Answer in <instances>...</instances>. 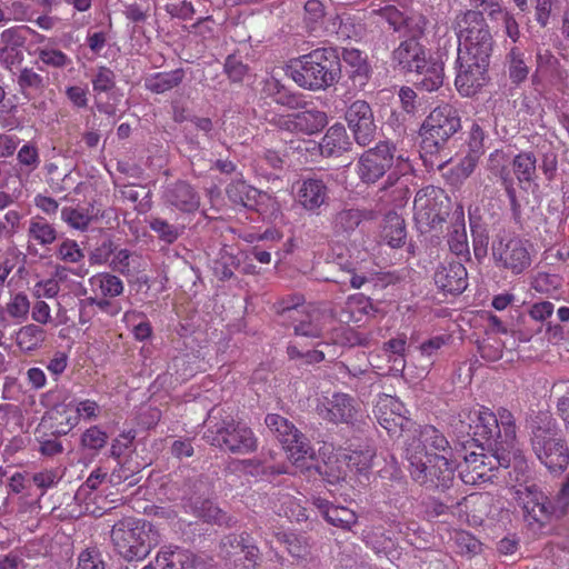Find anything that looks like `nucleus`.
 <instances>
[{"label": "nucleus", "mask_w": 569, "mask_h": 569, "mask_svg": "<svg viewBox=\"0 0 569 569\" xmlns=\"http://www.w3.org/2000/svg\"><path fill=\"white\" fill-rule=\"evenodd\" d=\"M530 445L538 460L550 473H562L569 466V448L557 420L539 411L529 420Z\"/></svg>", "instance_id": "f257e3e1"}, {"label": "nucleus", "mask_w": 569, "mask_h": 569, "mask_svg": "<svg viewBox=\"0 0 569 569\" xmlns=\"http://www.w3.org/2000/svg\"><path fill=\"white\" fill-rule=\"evenodd\" d=\"M477 439L468 441L461 448H456L458 457L457 469L461 480L467 485H477L491 480V472L498 468H509L511 451L506 447L496 446L486 452L482 446L476 443Z\"/></svg>", "instance_id": "f03ea898"}, {"label": "nucleus", "mask_w": 569, "mask_h": 569, "mask_svg": "<svg viewBox=\"0 0 569 569\" xmlns=\"http://www.w3.org/2000/svg\"><path fill=\"white\" fill-rule=\"evenodd\" d=\"M411 169L405 154H397L396 144L379 141L373 148L366 150L357 161V174L362 183L373 184L389 171L388 180L392 184L400 173Z\"/></svg>", "instance_id": "7ed1b4c3"}, {"label": "nucleus", "mask_w": 569, "mask_h": 569, "mask_svg": "<svg viewBox=\"0 0 569 569\" xmlns=\"http://www.w3.org/2000/svg\"><path fill=\"white\" fill-rule=\"evenodd\" d=\"M467 418L473 437L486 440L489 448L503 446L511 451L516 441L517 427L515 417L508 409L499 408L495 413L486 407H480L469 411Z\"/></svg>", "instance_id": "20e7f679"}, {"label": "nucleus", "mask_w": 569, "mask_h": 569, "mask_svg": "<svg viewBox=\"0 0 569 569\" xmlns=\"http://www.w3.org/2000/svg\"><path fill=\"white\" fill-rule=\"evenodd\" d=\"M212 409L206 420L203 438L211 446L236 455H247L258 448V439L251 428L232 418L219 419Z\"/></svg>", "instance_id": "39448f33"}, {"label": "nucleus", "mask_w": 569, "mask_h": 569, "mask_svg": "<svg viewBox=\"0 0 569 569\" xmlns=\"http://www.w3.org/2000/svg\"><path fill=\"white\" fill-rule=\"evenodd\" d=\"M340 74V58L332 48H320L300 58V68L292 70V79L310 90L332 86Z\"/></svg>", "instance_id": "423d86ee"}, {"label": "nucleus", "mask_w": 569, "mask_h": 569, "mask_svg": "<svg viewBox=\"0 0 569 569\" xmlns=\"http://www.w3.org/2000/svg\"><path fill=\"white\" fill-rule=\"evenodd\" d=\"M461 129V119L458 110L451 104H442L435 108L425 120L420 134L421 157L425 161L428 157L440 154L448 140Z\"/></svg>", "instance_id": "0eeeda50"}, {"label": "nucleus", "mask_w": 569, "mask_h": 569, "mask_svg": "<svg viewBox=\"0 0 569 569\" xmlns=\"http://www.w3.org/2000/svg\"><path fill=\"white\" fill-rule=\"evenodd\" d=\"M458 36V53L490 60L493 38L481 11L460 12L453 22Z\"/></svg>", "instance_id": "6e6552de"}, {"label": "nucleus", "mask_w": 569, "mask_h": 569, "mask_svg": "<svg viewBox=\"0 0 569 569\" xmlns=\"http://www.w3.org/2000/svg\"><path fill=\"white\" fill-rule=\"evenodd\" d=\"M114 551L124 560L139 561L151 551V525L141 519L124 518L111 530Z\"/></svg>", "instance_id": "1a4fd4ad"}, {"label": "nucleus", "mask_w": 569, "mask_h": 569, "mask_svg": "<svg viewBox=\"0 0 569 569\" xmlns=\"http://www.w3.org/2000/svg\"><path fill=\"white\" fill-rule=\"evenodd\" d=\"M303 298H296L292 307L282 308L283 326L293 329L296 336L321 338L327 325L331 323L336 313L332 308L305 307Z\"/></svg>", "instance_id": "9d476101"}, {"label": "nucleus", "mask_w": 569, "mask_h": 569, "mask_svg": "<svg viewBox=\"0 0 569 569\" xmlns=\"http://www.w3.org/2000/svg\"><path fill=\"white\" fill-rule=\"evenodd\" d=\"M458 457L435 453L432 458L408 461L411 479L427 488L447 489L455 479Z\"/></svg>", "instance_id": "9b49d317"}, {"label": "nucleus", "mask_w": 569, "mask_h": 569, "mask_svg": "<svg viewBox=\"0 0 569 569\" xmlns=\"http://www.w3.org/2000/svg\"><path fill=\"white\" fill-rule=\"evenodd\" d=\"M264 423L293 462L297 463L306 457L313 456L310 441L289 419L269 413L264 418Z\"/></svg>", "instance_id": "f8f14e48"}, {"label": "nucleus", "mask_w": 569, "mask_h": 569, "mask_svg": "<svg viewBox=\"0 0 569 569\" xmlns=\"http://www.w3.org/2000/svg\"><path fill=\"white\" fill-rule=\"evenodd\" d=\"M490 60L457 53L455 87L462 97H473L489 82Z\"/></svg>", "instance_id": "ddd939ff"}, {"label": "nucleus", "mask_w": 569, "mask_h": 569, "mask_svg": "<svg viewBox=\"0 0 569 569\" xmlns=\"http://www.w3.org/2000/svg\"><path fill=\"white\" fill-rule=\"evenodd\" d=\"M405 448V457L407 461L432 458L433 455L428 453V448L441 452L440 455H452L447 438L433 426L426 425L416 428L408 436Z\"/></svg>", "instance_id": "4468645a"}, {"label": "nucleus", "mask_w": 569, "mask_h": 569, "mask_svg": "<svg viewBox=\"0 0 569 569\" xmlns=\"http://www.w3.org/2000/svg\"><path fill=\"white\" fill-rule=\"evenodd\" d=\"M492 256L498 267L520 274L531 264L528 243L520 238H501L492 244Z\"/></svg>", "instance_id": "2eb2a0df"}, {"label": "nucleus", "mask_w": 569, "mask_h": 569, "mask_svg": "<svg viewBox=\"0 0 569 569\" xmlns=\"http://www.w3.org/2000/svg\"><path fill=\"white\" fill-rule=\"evenodd\" d=\"M346 121L359 146L367 147L375 140L377 126L373 111L367 101H353L346 111Z\"/></svg>", "instance_id": "dca6fc26"}, {"label": "nucleus", "mask_w": 569, "mask_h": 569, "mask_svg": "<svg viewBox=\"0 0 569 569\" xmlns=\"http://www.w3.org/2000/svg\"><path fill=\"white\" fill-rule=\"evenodd\" d=\"M515 499L523 511V517L529 523H545L548 521L552 506L548 497L537 485H520L515 491Z\"/></svg>", "instance_id": "f3484780"}, {"label": "nucleus", "mask_w": 569, "mask_h": 569, "mask_svg": "<svg viewBox=\"0 0 569 569\" xmlns=\"http://www.w3.org/2000/svg\"><path fill=\"white\" fill-rule=\"evenodd\" d=\"M442 191L433 186L420 189L413 200L415 219L423 228H435L445 218L439 198Z\"/></svg>", "instance_id": "a211bd4d"}, {"label": "nucleus", "mask_w": 569, "mask_h": 569, "mask_svg": "<svg viewBox=\"0 0 569 569\" xmlns=\"http://www.w3.org/2000/svg\"><path fill=\"white\" fill-rule=\"evenodd\" d=\"M319 416L332 423L352 425L357 420V401L347 393H333L318 407Z\"/></svg>", "instance_id": "6ab92c4d"}, {"label": "nucleus", "mask_w": 569, "mask_h": 569, "mask_svg": "<svg viewBox=\"0 0 569 569\" xmlns=\"http://www.w3.org/2000/svg\"><path fill=\"white\" fill-rule=\"evenodd\" d=\"M436 286L446 292L459 295L463 292L468 286V273L466 267L458 261L441 263L436 269Z\"/></svg>", "instance_id": "aec40b11"}, {"label": "nucleus", "mask_w": 569, "mask_h": 569, "mask_svg": "<svg viewBox=\"0 0 569 569\" xmlns=\"http://www.w3.org/2000/svg\"><path fill=\"white\" fill-rule=\"evenodd\" d=\"M311 503L331 526L342 530H351L358 522L357 513L343 506H337L321 497H313Z\"/></svg>", "instance_id": "412c9836"}, {"label": "nucleus", "mask_w": 569, "mask_h": 569, "mask_svg": "<svg viewBox=\"0 0 569 569\" xmlns=\"http://www.w3.org/2000/svg\"><path fill=\"white\" fill-rule=\"evenodd\" d=\"M392 60L405 72L422 69L427 62L426 51L416 38L402 41L393 50Z\"/></svg>", "instance_id": "4be33fe9"}, {"label": "nucleus", "mask_w": 569, "mask_h": 569, "mask_svg": "<svg viewBox=\"0 0 569 569\" xmlns=\"http://www.w3.org/2000/svg\"><path fill=\"white\" fill-rule=\"evenodd\" d=\"M352 142L342 124L330 127L320 143L313 142V149L318 148L326 158L340 157L351 150Z\"/></svg>", "instance_id": "5701e85b"}, {"label": "nucleus", "mask_w": 569, "mask_h": 569, "mask_svg": "<svg viewBox=\"0 0 569 569\" xmlns=\"http://www.w3.org/2000/svg\"><path fill=\"white\" fill-rule=\"evenodd\" d=\"M197 561L196 555L179 546H164L156 557L158 569H190Z\"/></svg>", "instance_id": "b1692460"}, {"label": "nucleus", "mask_w": 569, "mask_h": 569, "mask_svg": "<svg viewBox=\"0 0 569 569\" xmlns=\"http://www.w3.org/2000/svg\"><path fill=\"white\" fill-rule=\"evenodd\" d=\"M164 199L168 203L184 212H192L200 204L198 193L184 181H177L169 186L164 191Z\"/></svg>", "instance_id": "393cba45"}, {"label": "nucleus", "mask_w": 569, "mask_h": 569, "mask_svg": "<svg viewBox=\"0 0 569 569\" xmlns=\"http://www.w3.org/2000/svg\"><path fill=\"white\" fill-rule=\"evenodd\" d=\"M328 199V187L321 179H306L298 190V200L308 211H317Z\"/></svg>", "instance_id": "a878e982"}, {"label": "nucleus", "mask_w": 569, "mask_h": 569, "mask_svg": "<svg viewBox=\"0 0 569 569\" xmlns=\"http://www.w3.org/2000/svg\"><path fill=\"white\" fill-rule=\"evenodd\" d=\"M341 59L348 68L347 72L352 80L353 87L362 89L367 84L370 74V67L366 57L358 49L345 48Z\"/></svg>", "instance_id": "bb28decb"}, {"label": "nucleus", "mask_w": 569, "mask_h": 569, "mask_svg": "<svg viewBox=\"0 0 569 569\" xmlns=\"http://www.w3.org/2000/svg\"><path fill=\"white\" fill-rule=\"evenodd\" d=\"M413 83L417 88L431 92L438 90L443 83V63L436 60H427L422 69L413 70Z\"/></svg>", "instance_id": "cd10ccee"}, {"label": "nucleus", "mask_w": 569, "mask_h": 569, "mask_svg": "<svg viewBox=\"0 0 569 569\" xmlns=\"http://www.w3.org/2000/svg\"><path fill=\"white\" fill-rule=\"evenodd\" d=\"M400 409V403L392 397L386 396L381 399L375 410L378 422L388 432H396L398 428H402L403 417L396 413Z\"/></svg>", "instance_id": "c85d7f7f"}, {"label": "nucleus", "mask_w": 569, "mask_h": 569, "mask_svg": "<svg viewBox=\"0 0 569 569\" xmlns=\"http://www.w3.org/2000/svg\"><path fill=\"white\" fill-rule=\"evenodd\" d=\"M526 53L517 46H512L505 57V67L511 83L519 86L529 76L530 68L526 61Z\"/></svg>", "instance_id": "c756f323"}, {"label": "nucleus", "mask_w": 569, "mask_h": 569, "mask_svg": "<svg viewBox=\"0 0 569 569\" xmlns=\"http://www.w3.org/2000/svg\"><path fill=\"white\" fill-rule=\"evenodd\" d=\"M365 218V211L357 208H345L333 216V232L337 236H350Z\"/></svg>", "instance_id": "7c9ffc66"}, {"label": "nucleus", "mask_w": 569, "mask_h": 569, "mask_svg": "<svg viewBox=\"0 0 569 569\" xmlns=\"http://www.w3.org/2000/svg\"><path fill=\"white\" fill-rule=\"evenodd\" d=\"M381 236L390 247H402L407 237L405 220L395 212L388 213L383 220Z\"/></svg>", "instance_id": "2f4dec72"}, {"label": "nucleus", "mask_w": 569, "mask_h": 569, "mask_svg": "<svg viewBox=\"0 0 569 569\" xmlns=\"http://www.w3.org/2000/svg\"><path fill=\"white\" fill-rule=\"evenodd\" d=\"M249 539L248 535H228L222 538L220 542V556L228 562L230 567L237 569L241 556L243 553V547Z\"/></svg>", "instance_id": "473e14b6"}, {"label": "nucleus", "mask_w": 569, "mask_h": 569, "mask_svg": "<svg viewBox=\"0 0 569 569\" xmlns=\"http://www.w3.org/2000/svg\"><path fill=\"white\" fill-rule=\"evenodd\" d=\"M27 234L29 239V251L31 250L32 242L46 247L57 240V230L54 227L40 217H36L30 220Z\"/></svg>", "instance_id": "72a5a7b5"}, {"label": "nucleus", "mask_w": 569, "mask_h": 569, "mask_svg": "<svg viewBox=\"0 0 569 569\" xmlns=\"http://www.w3.org/2000/svg\"><path fill=\"white\" fill-rule=\"evenodd\" d=\"M226 192L231 202L249 209L257 206L258 197L260 194L258 189L241 180L231 182L227 187Z\"/></svg>", "instance_id": "f704fd0d"}, {"label": "nucleus", "mask_w": 569, "mask_h": 569, "mask_svg": "<svg viewBox=\"0 0 569 569\" xmlns=\"http://www.w3.org/2000/svg\"><path fill=\"white\" fill-rule=\"evenodd\" d=\"M511 160L510 156L502 150H495L488 157L487 169L500 179L502 187L515 184L510 170Z\"/></svg>", "instance_id": "c9c22d12"}, {"label": "nucleus", "mask_w": 569, "mask_h": 569, "mask_svg": "<svg viewBox=\"0 0 569 569\" xmlns=\"http://www.w3.org/2000/svg\"><path fill=\"white\" fill-rule=\"evenodd\" d=\"M297 132L313 134L321 131L328 123L326 112L311 109L295 113Z\"/></svg>", "instance_id": "e433bc0d"}, {"label": "nucleus", "mask_w": 569, "mask_h": 569, "mask_svg": "<svg viewBox=\"0 0 569 569\" xmlns=\"http://www.w3.org/2000/svg\"><path fill=\"white\" fill-rule=\"evenodd\" d=\"M276 538L292 557L307 560L311 556L312 547L307 537L292 532H277Z\"/></svg>", "instance_id": "4c0bfd02"}, {"label": "nucleus", "mask_w": 569, "mask_h": 569, "mask_svg": "<svg viewBox=\"0 0 569 569\" xmlns=\"http://www.w3.org/2000/svg\"><path fill=\"white\" fill-rule=\"evenodd\" d=\"M519 183H531L537 179V158L532 152H521L511 160Z\"/></svg>", "instance_id": "58836bf2"}, {"label": "nucleus", "mask_w": 569, "mask_h": 569, "mask_svg": "<svg viewBox=\"0 0 569 569\" xmlns=\"http://www.w3.org/2000/svg\"><path fill=\"white\" fill-rule=\"evenodd\" d=\"M184 78L182 69H176L169 72H158L146 79V88L154 93H163L178 87Z\"/></svg>", "instance_id": "ea45409f"}, {"label": "nucleus", "mask_w": 569, "mask_h": 569, "mask_svg": "<svg viewBox=\"0 0 569 569\" xmlns=\"http://www.w3.org/2000/svg\"><path fill=\"white\" fill-rule=\"evenodd\" d=\"M448 244L450 251L457 256H469L470 253L466 224L462 214L458 216L456 221H453L450 226L448 233Z\"/></svg>", "instance_id": "a19ab883"}, {"label": "nucleus", "mask_w": 569, "mask_h": 569, "mask_svg": "<svg viewBox=\"0 0 569 569\" xmlns=\"http://www.w3.org/2000/svg\"><path fill=\"white\" fill-rule=\"evenodd\" d=\"M46 339V331L37 325L21 327L16 337V342L22 351H33L41 347Z\"/></svg>", "instance_id": "79ce46f5"}, {"label": "nucleus", "mask_w": 569, "mask_h": 569, "mask_svg": "<svg viewBox=\"0 0 569 569\" xmlns=\"http://www.w3.org/2000/svg\"><path fill=\"white\" fill-rule=\"evenodd\" d=\"M18 87L23 97L30 99L31 94L42 93L47 83L44 78L32 68H22L17 79Z\"/></svg>", "instance_id": "37998d69"}, {"label": "nucleus", "mask_w": 569, "mask_h": 569, "mask_svg": "<svg viewBox=\"0 0 569 569\" xmlns=\"http://www.w3.org/2000/svg\"><path fill=\"white\" fill-rule=\"evenodd\" d=\"M50 419L53 421L51 429L56 436L69 433L79 423V415L74 413V410L69 406L62 407L61 410L52 411Z\"/></svg>", "instance_id": "c03bdc74"}, {"label": "nucleus", "mask_w": 569, "mask_h": 569, "mask_svg": "<svg viewBox=\"0 0 569 569\" xmlns=\"http://www.w3.org/2000/svg\"><path fill=\"white\" fill-rule=\"evenodd\" d=\"M149 228L166 243H173L184 231V226L169 223L160 217H150Z\"/></svg>", "instance_id": "a18cd8bd"}, {"label": "nucleus", "mask_w": 569, "mask_h": 569, "mask_svg": "<svg viewBox=\"0 0 569 569\" xmlns=\"http://www.w3.org/2000/svg\"><path fill=\"white\" fill-rule=\"evenodd\" d=\"M92 287L98 288L103 297L114 298L123 292V282L120 278L109 272L96 274L90 278Z\"/></svg>", "instance_id": "49530a36"}, {"label": "nucleus", "mask_w": 569, "mask_h": 569, "mask_svg": "<svg viewBox=\"0 0 569 569\" xmlns=\"http://www.w3.org/2000/svg\"><path fill=\"white\" fill-rule=\"evenodd\" d=\"M193 510L196 516L206 522H212L219 526H231V518L210 500L196 503Z\"/></svg>", "instance_id": "de8ad7c7"}, {"label": "nucleus", "mask_w": 569, "mask_h": 569, "mask_svg": "<svg viewBox=\"0 0 569 569\" xmlns=\"http://www.w3.org/2000/svg\"><path fill=\"white\" fill-rule=\"evenodd\" d=\"M269 89L272 90L270 94L277 104L283 106L288 109H300L306 106V101L300 94L289 91L277 80L269 83Z\"/></svg>", "instance_id": "09e8293b"}, {"label": "nucleus", "mask_w": 569, "mask_h": 569, "mask_svg": "<svg viewBox=\"0 0 569 569\" xmlns=\"http://www.w3.org/2000/svg\"><path fill=\"white\" fill-rule=\"evenodd\" d=\"M121 197L132 203H137L136 210L147 212L150 207V191L144 187L123 186L120 190Z\"/></svg>", "instance_id": "8fccbe9b"}, {"label": "nucleus", "mask_w": 569, "mask_h": 569, "mask_svg": "<svg viewBox=\"0 0 569 569\" xmlns=\"http://www.w3.org/2000/svg\"><path fill=\"white\" fill-rule=\"evenodd\" d=\"M117 460L118 468H114L110 475V482L112 485H119L123 482L124 480L138 473L146 466V463L133 462L131 456H127L124 460H122V458Z\"/></svg>", "instance_id": "3c124183"}, {"label": "nucleus", "mask_w": 569, "mask_h": 569, "mask_svg": "<svg viewBox=\"0 0 569 569\" xmlns=\"http://www.w3.org/2000/svg\"><path fill=\"white\" fill-rule=\"evenodd\" d=\"M61 219L71 228L83 231L89 227L93 216L79 208L64 207L61 210Z\"/></svg>", "instance_id": "603ef678"}, {"label": "nucleus", "mask_w": 569, "mask_h": 569, "mask_svg": "<svg viewBox=\"0 0 569 569\" xmlns=\"http://www.w3.org/2000/svg\"><path fill=\"white\" fill-rule=\"evenodd\" d=\"M30 310V302L23 292L16 293L6 306V312L16 320L17 323H22L27 320Z\"/></svg>", "instance_id": "864d4df0"}, {"label": "nucleus", "mask_w": 569, "mask_h": 569, "mask_svg": "<svg viewBox=\"0 0 569 569\" xmlns=\"http://www.w3.org/2000/svg\"><path fill=\"white\" fill-rule=\"evenodd\" d=\"M91 82L97 97L100 93L111 91L116 87V74L111 69L101 66L98 67Z\"/></svg>", "instance_id": "5fc2aeb1"}, {"label": "nucleus", "mask_w": 569, "mask_h": 569, "mask_svg": "<svg viewBox=\"0 0 569 569\" xmlns=\"http://www.w3.org/2000/svg\"><path fill=\"white\" fill-rule=\"evenodd\" d=\"M134 438L136 432L132 430L119 435L111 443L110 456L114 459H121L124 456H131L134 451Z\"/></svg>", "instance_id": "6e6d98bb"}, {"label": "nucleus", "mask_w": 569, "mask_h": 569, "mask_svg": "<svg viewBox=\"0 0 569 569\" xmlns=\"http://www.w3.org/2000/svg\"><path fill=\"white\" fill-rule=\"evenodd\" d=\"M38 58L43 64L59 69L71 62V59L64 52L52 48H39Z\"/></svg>", "instance_id": "4d7b16f0"}, {"label": "nucleus", "mask_w": 569, "mask_h": 569, "mask_svg": "<svg viewBox=\"0 0 569 569\" xmlns=\"http://www.w3.org/2000/svg\"><path fill=\"white\" fill-rule=\"evenodd\" d=\"M107 441L108 435L97 426L90 427L81 436V445L92 451L102 449Z\"/></svg>", "instance_id": "13d9d810"}, {"label": "nucleus", "mask_w": 569, "mask_h": 569, "mask_svg": "<svg viewBox=\"0 0 569 569\" xmlns=\"http://www.w3.org/2000/svg\"><path fill=\"white\" fill-rule=\"evenodd\" d=\"M319 472L331 485L338 483L347 477L343 463L338 459L332 460L331 458L322 467H319Z\"/></svg>", "instance_id": "bf43d9fd"}, {"label": "nucleus", "mask_w": 569, "mask_h": 569, "mask_svg": "<svg viewBox=\"0 0 569 569\" xmlns=\"http://www.w3.org/2000/svg\"><path fill=\"white\" fill-rule=\"evenodd\" d=\"M532 3L536 22L541 28H546L550 22L553 8L557 6L558 0H532Z\"/></svg>", "instance_id": "052dcab7"}, {"label": "nucleus", "mask_w": 569, "mask_h": 569, "mask_svg": "<svg viewBox=\"0 0 569 569\" xmlns=\"http://www.w3.org/2000/svg\"><path fill=\"white\" fill-rule=\"evenodd\" d=\"M77 569H104L101 553L97 549L83 550L79 556Z\"/></svg>", "instance_id": "680f3d73"}, {"label": "nucleus", "mask_w": 569, "mask_h": 569, "mask_svg": "<svg viewBox=\"0 0 569 569\" xmlns=\"http://www.w3.org/2000/svg\"><path fill=\"white\" fill-rule=\"evenodd\" d=\"M0 39L2 43L1 49H20L26 41L22 29L19 27L3 30L0 34Z\"/></svg>", "instance_id": "e2e57ef3"}, {"label": "nucleus", "mask_w": 569, "mask_h": 569, "mask_svg": "<svg viewBox=\"0 0 569 569\" xmlns=\"http://www.w3.org/2000/svg\"><path fill=\"white\" fill-rule=\"evenodd\" d=\"M488 234L486 233V230L480 227H472V247H473V254L477 260H481L487 256L488 251Z\"/></svg>", "instance_id": "0e129e2a"}, {"label": "nucleus", "mask_w": 569, "mask_h": 569, "mask_svg": "<svg viewBox=\"0 0 569 569\" xmlns=\"http://www.w3.org/2000/svg\"><path fill=\"white\" fill-rule=\"evenodd\" d=\"M58 256L61 260L72 263L79 262L84 257L78 243L73 240L63 241L59 247Z\"/></svg>", "instance_id": "69168bd1"}, {"label": "nucleus", "mask_w": 569, "mask_h": 569, "mask_svg": "<svg viewBox=\"0 0 569 569\" xmlns=\"http://www.w3.org/2000/svg\"><path fill=\"white\" fill-rule=\"evenodd\" d=\"M17 158L21 166H26L30 170H34L40 163L38 149L31 143L22 146L18 151Z\"/></svg>", "instance_id": "338daca9"}, {"label": "nucleus", "mask_w": 569, "mask_h": 569, "mask_svg": "<svg viewBox=\"0 0 569 569\" xmlns=\"http://www.w3.org/2000/svg\"><path fill=\"white\" fill-rule=\"evenodd\" d=\"M380 16L395 31H400L407 23V19L403 13L393 6H388L381 9Z\"/></svg>", "instance_id": "774afa93"}]
</instances>
